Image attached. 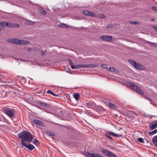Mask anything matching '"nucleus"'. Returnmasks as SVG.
<instances>
[{"instance_id":"nucleus-26","label":"nucleus","mask_w":157,"mask_h":157,"mask_svg":"<svg viewBox=\"0 0 157 157\" xmlns=\"http://www.w3.org/2000/svg\"><path fill=\"white\" fill-rule=\"evenodd\" d=\"M94 157H103L102 155L96 153H94Z\"/></svg>"},{"instance_id":"nucleus-28","label":"nucleus","mask_w":157,"mask_h":157,"mask_svg":"<svg viewBox=\"0 0 157 157\" xmlns=\"http://www.w3.org/2000/svg\"><path fill=\"white\" fill-rule=\"evenodd\" d=\"M108 156L109 157H116V156L115 154H114L111 151H110Z\"/></svg>"},{"instance_id":"nucleus-30","label":"nucleus","mask_w":157,"mask_h":157,"mask_svg":"<svg viewBox=\"0 0 157 157\" xmlns=\"http://www.w3.org/2000/svg\"><path fill=\"white\" fill-rule=\"evenodd\" d=\"M105 135L108 138L111 140H113L112 138L109 136L110 135H109L107 133V132L105 134Z\"/></svg>"},{"instance_id":"nucleus-25","label":"nucleus","mask_w":157,"mask_h":157,"mask_svg":"<svg viewBox=\"0 0 157 157\" xmlns=\"http://www.w3.org/2000/svg\"><path fill=\"white\" fill-rule=\"evenodd\" d=\"M147 43H149L151 46H155V47H157V43H152L148 41L147 42Z\"/></svg>"},{"instance_id":"nucleus-47","label":"nucleus","mask_w":157,"mask_h":157,"mask_svg":"<svg viewBox=\"0 0 157 157\" xmlns=\"http://www.w3.org/2000/svg\"><path fill=\"white\" fill-rule=\"evenodd\" d=\"M3 27H0V32L3 29Z\"/></svg>"},{"instance_id":"nucleus-36","label":"nucleus","mask_w":157,"mask_h":157,"mask_svg":"<svg viewBox=\"0 0 157 157\" xmlns=\"http://www.w3.org/2000/svg\"><path fill=\"white\" fill-rule=\"evenodd\" d=\"M39 50V49L37 47H33V51H37Z\"/></svg>"},{"instance_id":"nucleus-44","label":"nucleus","mask_w":157,"mask_h":157,"mask_svg":"<svg viewBox=\"0 0 157 157\" xmlns=\"http://www.w3.org/2000/svg\"><path fill=\"white\" fill-rule=\"evenodd\" d=\"M112 26L111 25H108L107 26V28H110L112 27Z\"/></svg>"},{"instance_id":"nucleus-42","label":"nucleus","mask_w":157,"mask_h":157,"mask_svg":"<svg viewBox=\"0 0 157 157\" xmlns=\"http://www.w3.org/2000/svg\"><path fill=\"white\" fill-rule=\"evenodd\" d=\"M28 50L30 51H33V48H29L28 49Z\"/></svg>"},{"instance_id":"nucleus-49","label":"nucleus","mask_w":157,"mask_h":157,"mask_svg":"<svg viewBox=\"0 0 157 157\" xmlns=\"http://www.w3.org/2000/svg\"><path fill=\"white\" fill-rule=\"evenodd\" d=\"M108 70L109 71H110V67L108 69Z\"/></svg>"},{"instance_id":"nucleus-32","label":"nucleus","mask_w":157,"mask_h":157,"mask_svg":"<svg viewBox=\"0 0 157 157\" xmlns=\"http://www.w3.org/2000/svg\"><path fill=\"white\" fill-rule=\"evenodd\" d=\"M140 142L144 143V139L142 138H139L137 139Z\"/></svg>"},{"instance_id":"nucleus-50","label":"nucleus","mask_w":157,"mask_h":157,"mask_svg":"<svg viewBox=\"0 0 157 157\" xmlns=\"http://www.w3.org/2000/svg\"><path fill=\"white\" fill-rule=\"evenodd\" d=\"M1 120H1V118L0 117V121H1Z\"/></svg>"},{"instance_id":"nucleus-11","label":"nucleus","mask_w":157,"mask_h":157,"mask_svg":"<svg viewBox=\"0 0 157 157\" xmlns=\"http://www.w3.org/2000/svg\"><path fill=\"white\" fill-rule=\"evenodd\" d=\"M107 133L109 135H111L112 136L116 137H121L122 136V133H121L120 134H115L114 133L112 132H107Z\"/></svg>"},{"instance_id":"nucleus-5","label":"nucleus","mask_w":157,"mask_h":157,"mask_svg":"<svg viewBox=\"0 0 157 157\" xmlns=\"http://www.w3.org/2000/svg\"><path fill=\"white\" fill-rule=\"evenodd\" d=\"M128 61L130 63L134 66L136 69L140 70L143 69L142 66L135 61L131 59H128Z\"/></svg>"},{"instance_id":"nucleus-51","label":"nucleus","mask_w":157,"mask_h":157,"mask_svg":"<svg viewBox=\"0 0 157 157\" xmlns=\"http://www.w3.org/2000/svg\"><path fill=\"white\" fill-rule=\"evenodd\" d=\"M154 117H157V116H154Z\"/></svg>"},{"instance_id":"nucleus-4","label":"nucleus","mask_w":157,"mask_h":157,"mask_svg":"<svg viewBox=\"0 0 157 157\" xmlns=\"http://www.w3.org/2000/svg\"><path fill=\"white\" fill-rule=\"evenodd\" d=\"M128 85L133 89L135 91L142 95H144V92L137 86L132 82H129L128 83Z\"/></svg>"},{"instance_id":"nucleus-34","label":"nucleus","mask_w":157,"mask_h":157,"mask_svg":"<svg viewBox=\"0 0 157 157\" xmlns=\"http://www.w3.org/2000/svg\"><path fill=\"white\" fill-rule=\"evenodd\" d=\"M5 22H0V26H5Z\"/></svg>"},{"instance_id":"nucleus-31","label":"nucleus","mask_w":157,"mask_h":157,"mask_svg":"<svg viewBox=\"0 0 157 157\" xmlns=\"http://www.w3.org/2000/svg\"><path fill=\"white\" fill-rule=\"evenodd\" d=\"M129 23L132 25H137L138 24V22L137 21H129Z\"/></svg>"},{"instance_id":"nucleus-24","label":"nucleus","mask_w":157,"mask_h":157,"mask_svg":"<svg viewBox=\"0 0 157 157\" xmlns=\"http://www.w3.org/2000/svg\"><path fill=\"white\" fill-rule=\"evenodd\" d=\"M157 132V129H155L152 132H148V134H149V135L150 136L152 135L155 134Z\"/></svg>"},{"instance_id":"nucleus-9","label":"nucleus","mask_w":157,"mask_h":157,"mask_svg":"<svg viewBox=\"0 0 157 157\" xmlns=\"http://www.w3.org/2000/svg\"><path fill=\"white\" fill-rule=\"evenodd\" d=\"M38 104L41 106L47 109H49L51 108V105L50 104L45 102L40 101L38 102Z\"/></svg>"},{"instance_id":"nucleus-1","label":"nucleus","mask_w":157,"mask_h":157,"mask_svg":"<svg viewBox=\"0 0 157 157\" xmlns=\"http://www.w3.org/2000/svg\"><path fill=\"white\" fill-rule=\"evenodd\" d=\"M18 136L21 141V144L22 142L27 141L28 142H31L33 139V137L31 133L28 131H23L18 134Z\"/></svg>"},{"instance_id":"nucleus-16","label":"nucleus","mask_w":157,"mask_h":157,"mask_svg":"<svg viewBox=\"0 0 157 157\" xmlns=\"http://www.w3.org/2000/svg\"><path fill=\"white\" fill-rule=\"evenodd\" d=\"M14 24L5 22V26H7L10 28H14Z\"/></svg>"},{"instance_id":"nucleus-10","label":"nucleus","mask_w":157,"mask_h":157,"mask_svg":"<svg viewBox=\"0 0 157 157\" xmlns=\"http://www.w3.org/2000/svg\"><path fill=\"white\" fill-rule=\"evenodd\" d=\"M22 144L25 147L28 148L30 151L32 150L35 148L34 147L33 145L31 144L27 145L25 142H22Z\"/></svg>"},{"instance_id":"nucleus-27","label":"nucleus","mask_w":157,"mask_h":157,"mask_svg":"<svg viewBox=\"0 0 157 157\" xmlns=\"http://www.w3.org/2000/svg\"><path fill=\"white\" fill-rule=\"evenodd\" d=\"M108 105L109 107L112 108H115L116 107V106L110 103H109Z\"/></svg>"},{"instance_id":"nucleus-18","label":"nucleus","mask_w":157,"mask_h":157,"mask_svg":"<svg viewBox=\"0 0 157 157\" xmlns=\"http://www.w3.org/2000/svg\"><path fill=\"white\" fill-rule=\"evenodd\" d=\"M152 140L155 145L157 147V135L153 138Z\"/></svg>"},{"instance_id":"nucleus-3","label":"nucleus","mask_w":157,"mask_h":157,"mask_svg":"<svg viewBox=\"0 0 157 157\" xmlns=\"http://www.w3.org/2000/svg\"><path fill=\"white\" fill-rule=\"evenodd\" d=\"M5 113L9 117H13L14 116L15 111L13 109H10L9 108H4L2 109Z\"/></svg>"},{"instance_id":"nucleus-45","label":"nucleus","mask_w":157,"mask_h":157,"mask_svg":"<svg viewBox=\"0 0 157 157\" xmlns=\"http://www.w3.org/2000/svg\"><path fill=\"white\" fill-rule=\"evenodd\" d=\"M36 106L37 108H38V109H41V110H42V109H42V108L41 107H39V106Z\"/></svg>"},{"instance_id":"nucleus-48","label":"nucleus","mask_w":157,"mask_h":157,"mask_svg":"<svg viewBox=\"0 0 157 157\" xmlns=\"http://www.w3.org/2000/svg\"><path fill=\"white\" fill-rule=\"evenodd\" d=\"M151 20L152 21H155V19L154 18H152L151 19Z\"/></svg>"},{"instance_id":"nucleus-17","label":"nucleus","mask_w":157,"mask_h":157,"mask_svg":"<svg viewBox=\"0 0 157 157\" xmlns=\"http://www.w3.org/2000/svg\"><path fill=\"white\" fill-rule=\"evenodd\" d=\"M149 127L152 129H155L157 127V122L155 123H153L151 125H149Z\"/></svg>"},{"instance_id":"nucleus-38","label":"nucleus","mask_w":157,"mask_h":157,"mask_svg":"<svg viewBox=\"0 0 157 157\" xmlns=\"http://www.w3.org/2000/svg\"><path fill=\"white\" fill-rule=\"evenodd\" d=\"M110 71H111V72H113V71H115V69L113 67H110Z\"/></svg>"},{"instance_id":"nucleus-14","label":"nucleus","mask_w":157,"mask_h":157,"mask_svg":"<svg viewBox=\"0 0 157 157\" xmlns=\"http://www.w3.org/2000/svg\"><path fill=\"white\" fill-rule=\"evenodd\" d=\"M101 152L107 156H109V154L110 153V151L106 150L105 149H101Z\"/></svg>"},{"instance_id":"nucleus-12","label":"nucleus","mask_w":157,"mask_h":157,"mask_svg":"<svg viewBox=\"0 0 157 157\" xmlns=\"http://www.w3.org/2000/svg\"><path fill=\"white\" fill-rule=\"evenodd\" d=\"M32 122L34 124L39 125L41 126H43L44 125V124L43 122L40 120H33Z\"/></svg>"},{"instance_id":"nucleus-40","label":"nucleus","mask_w":157,"mask_h":157,"mask_svg":"<svg viewBox=\"0 0 157 157\" xmlns=\"http://www.w3.org/2000/svg\"><path fill=\"white\" fill-rule=\"evenodd\" d=\"M14 28L15 27H19V25H18V24H14Z\"/></svg>"},{"instance_id":"nucleus-21","label":"nucleus","mask_w":157,"mask_h":157,"mask_svg":"<svg viewBox=\"0 0 157 157\" xmlns=\"http://www.w3.org/2000/svg\"><path fill=\"white\" fill-rule=\"evenodd\" d=\"M98 18H105V15L103 14H99L98 15L96 16Z\"/></svg>"},{"instance_id":"nucleus-35","label":"nucleus","mask_w":157,"mask_h":157,"mask_svg":"<svg viewBox=\"0 0 157 157\" xmlns=\"http://www.w3.org/2000/svg\"><path fill=\"white\" fill-rule=\"evenodd\" d=\"M86 105L89 106H91L92 105V103L91 102H87L86 103Z\"/></svg>"},{"instance_id":"nucleus-33","label":"nucleus","mask_w":157,"mask_h":157,"mask_svg":"<svg viewBox=\"0 0 157 157\" xmlns=\"http://www.w3.org/2000/svg\"><path fill=\"white\" fill-rule=\"evenodd\" d=\"M59 26L62 28H67V27L66 24H60Z\"/></svg>"},{"instance_id":"nucleus-46","label":"nucleus","mask_w":157,"mask_h":157,"mask_svg":"<svg viewBox=\"0 0 157 157\" xmlns=\"http://www.w3.org/2000/svg\"><path fill=\"white\" fill-rule=\"evenodd\" d=\"M153 28L155 30L157 31V26H154Z\"/></svg>"},{"instance_id":"nucleus-23","label":"nucleus","mask_w":157,"mask_h":157,"mask_svg":"<svg viewBox=\"0 0 157 157\" xmlns=\"http://www.w3.org/2000/svg\"><path fill=\"white\" fill-rule=\"evenodd\" d=\"M47 93L48 94H50L53 96H57V95L54 94L52 91L49 90H47Z\"/></svg>"},{"instance_id":"nucleus-37","label":"nucleus","mask_w":157,"mask_h":157,"mask_svg":"<svg viewBox=\"0 0 157 157\" xmlns=\"http://www.w3.org/2000/svg\"><path fill=\"white\" fill-rule=\"evenodd\" d=\"M152 9L154 11H157V8L155 6H153L152 7Z\"/></svg>"},{"instance_id":"nucleus-29","label":"nucleus","mask_w":157,"mask_h":157,"mask_svg":"<svg viewBox=\"0 0 157 157\" xmlns=\"http://www.w3.org/2000/svg\"><path fill=\"white\" fill-rule=\"evenodd\" d=\"M46 133L49 136H55V134L53 132H48Z\"/></svg>"},{"instance_id":"nucleus-15","label":"nucleus","mask_w":157,"mask_h":157,"mask_svg":"<svg viewBox=\"0 0 157 157\" xmlns=\"http://www.w3.org/2000/svg\"><path fill=\"white\" fill-rule=\"evenodd\" d=\"M39 13L42 15H45L46 14V12L44 10L43 8H40L39 9Z\"/></svg>"},{"instance_id":"nucleus-8","label":"nucleus","mask_w":157,"mask_h":157,"mask_svg":"<svg viewBox=\"0 0 157 157\" xmlns=\"http://www.w3.org/2000/svg\"><path fill=\"white\" fill-rule=\"evenodd\" d=\"M101 39L105 41L110 42L111 41L112 38L111 36L105 35L101 37Z\"/></svg>"},{"instance_id":"nucleus-13","label":"nucleus","mask_w":157,"mask_h":157,"mask_svg":"<svg viewBox=\"0 0 157 157\" xmlns=\"http://www.w3.org/2000/svg\"><path fill=\"white\" fill-rule=\"evenodd\" d=\"M84 68H96L97 67L96 64H90L84 65Z\"/></svg>"},{"instance_id":"nucleus-20","label":"nucleus","mask_w":157,"mask_h":157,"mask_svg":"<svg viewBox=\"0 0 157 157\" xmlns=\"http://www.w3.org/2000/svg\"><path fill=\"white\" fill-rule=\"evenodd\" d=\"M33 143L36 146H38L40 144L39 141L36 139H34L33 141Z\"/></svg>"},{"instance_id":"nucleus-19","label":"nucleus","mask_w":157,"mask_h":157,"mask_svg":"<svg viewBox=\"0 0 157 157\" xmlns=\"http://www.w3.org/2000/svg\"><path fill=\"white\" fill-rule=\"evenodd\" d=\"M73 95L74 96V98H75V100L78 101V100L79 97V95L77 93H74L73 94Z\"/></svg>"},{"instance_id":"nucleus-41","label":"nucleus","mask_w":157,"mask_h":157,"mask_svg":"<svg viewBox=\"0 0 157 157\" xmlns=\"http://www.w3.org/2000/svg\"><path fill=\"white\" fill-rule=\"evenodd\" d=\"M101 67L103 68H106V65L105 64H102Z\"/></svg>"},{"instance_id":"nucleus-6","label":"nucleus","mask_w":157,"mask_h":157,"mask_svg":"<svg viewBox=\"0 0 157 157\" xmlns=\"http://www.w3.org/2000/svg\"><path fill=\"white\" fill-rule=\"evenodd\" d=\"M68 60L70 62V65L72 69H77L80 68H84V65L83 64H79L74 66L72 61L70 59H68Z\"/></svg>"},{"instance_id":"nucleus-22","label":"nucleus","mask_w":157,"mask_h":157,"mask_svg":"<svg viewBox=\"0 0 157 157\" xmlns=\"http://www.w3.org/2000/svg\"><path fill=\"white\" fill-rule=\"evenodd\" d=\"M94 153H90L89 152H87V153H86V155L87 157H94Z\"/></svg>"},{"instance_id":"nucleus-2","label":"nucleus","mask_w":157,"mask_h":157,"mask_svg":"<svg viewBox=\"0 0 157 157\" xmlns=\"http://www.w3.org/2000/svg\"><path fill=\"white\" fill-rule=\"evenodd\" d=\"M7 41L10 43L19 45L27 44H29L30 43V42L28 40H19L17 39H9Z\"/></svg>"},{"instance_id":"nucleus-39","label":"nucleus","mask_w":157,"mask_h":157,"mask_svg":"<svg viewBox=\"0 0 157 157\" xmlns=\"http://www.w3.org/2000/svg\"><path fill=\"white\" fill-rule=\"evenodd\" d=\"M29 24L31 25H33L34 24V22L31 21H29Z\"/></svg>"},{"instance_id":"nucleus-43","label":"nucleus","mask_w":157,"mask_h":157,"mask_svg":"<svg viewBox=\"0 0 157 157\" xmlns=\"http://www.w3.org/2000/svg\"><path fill=\"white\" fill-rule=\"evenodd\" d=\"M47 52V51L46 50L45 51H42V54L43 55H44V54L46 53Z\"/></svg>"},{"instance_id":"nucleus-7","label":"nucleus","mask_w":157,"mask_h":157,"mask_svg":"<svg viewBox=\"0 0 157 157\" xmlns=\"http://www.w3.org/2000/svg\"><path fill=\"white\" fill-rule=\"evenodd\" d=\"M83 14L84 15L90 16L92 17H96L95 14L92 12L87 10H84L82 12Z\"/></svg>"}]
</instances>
